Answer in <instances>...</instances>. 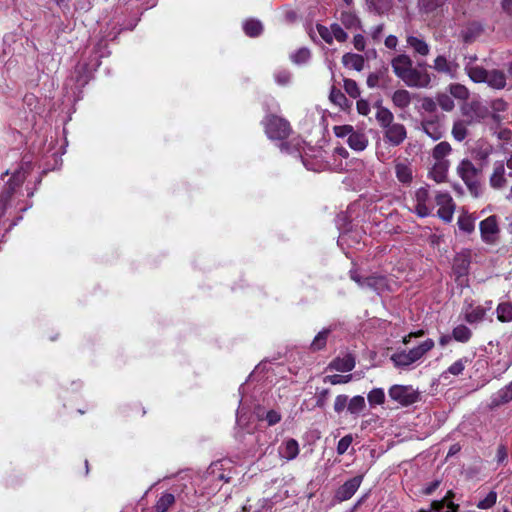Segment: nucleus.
<instances>
[{
  "label": "nucleus",
  "instance_id": "obj_1",
  "mask_svg": "<svg viewBox=\"0 0 512 512\" xmlns=\"http://www.w3.org/2000/svg\"><path fill=\"white\" fill-rule=\"evenodd\" d=\"M394 74L408 87L427 88L431 84L430 74L413 67V61L407 54H399L391 60Z\"/></svg>",
  "mask_w": 512,
  "mask_h": 512
},
{
  "label": "nucleus",
  "instance_id": "obj_2",
  "mask_svg": "<svg viewBox=\"0 0 512 512\" xmlns=\"http://www.w3.org/2000/svg\"><path fill=\"white\" fill-rule=\"evenodd\" d=\"M465 71L475 83H486L489 87L496 90H502L507 85V76L502 70H487L482 66L468 63L465 65Z\"/></svg>",
  "mask_w": 512,
  "mask_h": 512
},
{
  "label": "nucleus",
  "instance_id": "obj_3",
  "mask_svg": "<svg viewBox=\"0 0 512 512\" xmlns=\"http://www.w3.org/2000/svg\"><path fill=\"white\" fill-rule=\"evenodd\" d=\"M434 346V341L428 338L421 344H419L417 347H414L409 351H401L394 353L391 356V360L396 367H408L411 364L415 363L416 361L420 360L426 353L432 350Z\"/></svg>",
  "mask_w": 512,
  "mask_h": 512
},
{
  "label": "nucleus",
  "instance_id": "obj_4",
  "mask_svg": "<svg viewBox=\"0 0 512 512\" xmlns=\"http://www.w3.org/2000/svg\"><path fill=\"white\" fill-rule=\"evenodd\" d=\"M24 179V174L21 171H17L4 186L0 196V217L5 214L8 207L13 205V201L24 182Z\"/></svg>",
  "mask_w": 512,
  "mask_h": 512
},
{
  "label": "nucleus",
  "instance_id": "obj_5",
  "mask_svg": "<svg viewBox=\"0 0 512 512\" xmlns=\"http://www.w3.org/2000/svg\"><path fill=\"white\" fill-rule=\"evenodd\" d=\"M457 174L464 181L471 195L478 197L481 193V186L478 180V171L474 164L467 159L462 160L457 167Z\"/></svg>",
  "mask_w": 512,
  "mask_h": 512
},
{
  "label": "nucleus",
  "instance_id": "obj_6",
  "mask_svg": "<svg viewBox=\"0 0 512 512\" xmlns=\"http://www.w3.org/2000/svg\"><path fill=\"white\" fill-rule=\"evenodd\" d=\"M264 126L265 132L270 139L283 140L291 132L289 122L276 115H268L264 120Z\"/></svg>",
  "mask_w": 512,
  "mask_h": 512
},
{
  "label": "nucleus",
  "instance_id": "obj_7",
  "mask_svg": "<svg viewBox=\"0 0 512 512\" xmlns=\"http://www.w3.org/2000/svg\"><path fill=\"white\" fill-rule=\"evenodd\" d=\"M388 394L392 400L402 406L412 405L420 398L418 390L410 385H394L389 389Z\"/></svg>",
  "mask_w": 512,
  "mask_h": 512
},
{
  "label": "nucleus",
  "instance_id": "obj_8",
  "mask_svg": "<svg viewBox=\"0 0 512 512\" xmlns=\"http://www.w3.org/2000/svg\"><path fill=\"white\" fill-rule=\"evenodd\" d=\"M350 278L362 289H370L381 293L387 287V281L382 276L361 277L356 270H350Z\"/></svg>",
  "mask_w": 512,
  "mask_h": 512
},
{
  "label": "nucleus",
  "instance_id": "obj_9",
  "mask_svg": "<svg viewBox=\"0 0 512 512\" xmlns=\"http://www.w3.org/2000/svg\"><path fill=\"white\" fill-rule=\"evenodd\" d=\"M479 229L483 242L490 245H493L497 242L500 229L498 226L497 217L495 215H491L482 220L479 224Z\"/></svg>",
  "mask_w": 512,
  "mask_h": 512
},
{
  "label": "nucleus",
  "instance_id": "obj_10",
  "mask_svg": "<svg viewBox=\"0 0 512 512\" xmlns=\"http://www.w3.org/2000/svg\"><path fill=\"white\" fill-rule=\"evenodd\" d=\"M471 263V254L469 250H462L457 253L453 260V273L456 280L461 284L464 283L469 272Z\"/></svg>",
  "mask_w": 512,
  "mask_h": 512
},
{
  "label": "nucleus",
  "instance_id": "obj_11",
  "mask_svg": "<svg viewBox=\"0 0 512 512\" xmlns=\"http://www.w3.org/2000/svg\"><path fill=\"white\" fill-rule=\"evenodd\" d=\"M415 213L420 217H427L433 210V204L429 191L426 187H421L415 192Z\"/></svg>",
  "mask_w": 512,
  "mask_h": 512
},
{
  "label": "nucleus",
  "instance_id": "obj_12",
  "mask_svg": "<svg viewBox=\"0 0 512 512\" xmlns=\"http://www.w3.org/2000/svg\"><path fill=\"white\" fill-rule=\"evenodd\" d=\"M436 204L439 206L438 216L445 222H450L453 218L455 205L452 197L448 193H438L436 195Z\"/></svg>",
  "mask_w": 512,
  "mask_h": 512
},
{
  "label": "nucleus",
  "instance_id": "obj_13",
  "mask_svg": "<svg viewBox=\"0 0 512 512\" xmlns=\"http://www.w3.org/2000/svg\"><path fill=\"white\" fill-rule=\"evenodd\" d=\"M406 137V128L401 123H392L384 129V138L390 145L398 146L403 143Z\"/></svg>",
  "mask_w": 512,
  "mask_h": 512
},
{
  "label": "nucleus",
  "instance_id": "obj_14",
  "mask_svg": "<svg viewBox=\"0 0 512 512\" xmlns=\"http://www.w3.org/2000/svg\"><path fill=\"white\" fill-rule=\"evenodd\" d=\"M433 69L438 73L445 74L451 79L457 78L459 65L455 61H449L445 56L439 55L435 58Z\"/></svg>",
  "mask_w": 512,
  "mask_h": 512
},
{
  "label": "nucleus",
  "instance_id": "obj_15",
  "mask_svg": "<svg viewBox=\"0 0 512 512\" xmlns=\"http://www.w3.org/2000/svg\"><path fill=\"white\" fill-rule=\"evenodd\" d=\"M363 480L362 475L355 476L347 480L343 485L339 487L336 492V498L339 501L349 500L358 490Z\"/></svg>",
  "mask_w": 512,
  "mask_h": 512
},
{
  "label": "nucleus",
  "instance_id": "obj_16",
  "mask_svg": "<svg viewBox=\"0 0 512 512\" xmlns=\"http://www.w3.org/2000/svg\"><path fill=\"white\" fill-rule=\"evenodd\" d=\"M406 43L415 54L425 57L430 53V46L422 37L407 35Z\"/></svg>",
  "mask_w": 512,
  "mask_h": 512
},
{
  "label": "nucleus",
  "instance_id": "obj_17",
  "mask_svg": "<svg viewBox=\"0 0 512 512\" xmlns=\"http://www.w3.org/2000/svg\"><path fill=\"white\" fill-rule=\"evenodd\" d=\"M298 454L299 444L295 439H287L279 447V455L288 461L295 459Z\"/></svg>",
  "mask_w": 512,
  "mask_h": 512
},
{
  "label": "nucleus",
  "instance_id": "obj_18",
  "mask_svg": "<svg viewBox=\"0 0 512 512\" xmlns=\"http://www.w3.org/2000/svg\"><path fill=\"white\" fill-rule=\"evenodd\" d=\"M349 147L355 151H363L368 146L367 136L359 131H354L347 139Z\"/></svg>",
  "mask_w": 512,
  "mask_h": 512
},
{
  "label": "nucleus",
  "instance_id": "obj_19",
  "mask_svg": "<svg viewBox=\"0 0 512 512\" xmlns=\"http://www.w3.org/2000/svg\"><path fill=\"white\" fill-rule=\"evenodd\" d=\"M512 400V382L497 391L491 398V405L494 407L503 405Z\"/></svg>",
  "mask_w": 512,
  "mask_h": 512
},
{
  "label": "nucleus",
  "instance_id": "obj_20",
  "mask_svg": "<svg viewBox=\"0 0 512 512\" xmlns=\"http://www.w3.org/2000/svg\"><path fill=\"white\" fill-rule=\"evenodd\" d=\"M469 363H470V360L467 357H463V358L456 360L445 371L442 372L441 378L447 379L448 375H453V376L461 375Z\"/></svg>",
  "mask_w": 512,
  "mask_h": 512
},
{
  "label": "nucleus",
  "instance_id": "obj_21",
  "mask_svg": "<svg viewBox=\"0 0 512 512\" xmlns=\"http://www.w3.org/2000/svg\"><path fill=\"white\" fill-rule=\"evenodd\" d=\"M422 130L433 140H439L443 135V130L438 121L424 120L421 123Z\"/></svg>",
  "mask_w": 512,
  "mask_h": 512
},
{
  "label": "nucleus",
  "instance_id": "obj_22",
  "mask_svg": "<svg viewBox=\"0 0 512 512\" xmlns=\"http://www.w3.org/2000/svg\"><path fill=\"white\" fill-rule=\"evenodd\" d=\"M448 172V163L446 161H437L431 170L429 176L437 183H442L446 180Z\"/></svg>",
  "mask_w": 512,
  "mask_h": 512
},
{
  "label": "nucleus",
  "instance_id": "obj_23",
  "mask_svg": "<svg viewBox=\"0 0 512 512\" xmlns=\"http://www.w3.org/2000/svg\"><path fill=\"white\" fill-rule=\"evenodd\" d=\"M412 97L408 90L398 89L392 95L394 106L400 109H406L411 104Z\"/></svg>",
  "mask_w": 512,
  "mask_h": 512
},
{
  "label": "nucleus",
  "instance_id": "obj_24",
  "mask_svg": "<svg viewBox=\"0 0 512 512\" xmlns=\"http://www.w3.org/2000/svg\"><path fill=\"white\" fill-rule=\"evenodd\" d=\"M486 315V311L482 306H469L465 313H464V319L470 323H478L484 319Z\"/></svg>",
  "mask_w": 512,
  "mask_h": 512
},
{
  "label": "nucleus",
  "instance_id": "obj_25",
  "mask_svg": "<svg viewBox=\"0 0 512 512\" xmlns=\"http://www.w3.org/2000/svg\"><path fill=\"white\" fill-rule=\"evenodd\" d=\"M343 64L347 67L361 71L364 68V58L359 54L346 53L342 58Z\"/></svg>",
  "mask_w": 512,
  "mask_h": 512
},
{
  "label": "nucleus",
  "instance_id": "obj_26",
  "mask_svg": "<svg viewBox=\"0 0 512 512\" xmlns=\"http://www.w3.org/2000/svg\"><path fill=\"white\" fill-rule=\"evenodd\" d=\"M505 168L503 164L499 163L495 165L494 171L490 177V184L493 188H501L504 186L506 180H505Z\"/></svg>",
  "mask_w": 512,
  "mask_h": 512
},
{
  "label": "nucleus",
  "instance_id": "obj_27",
  "mask_svg": "<svg viewBox=\"0 0 512 512\" xmlns=\"http://www.w3.org/2000/svg\"><path fill=\"white\" fill-rule=\"evenodd\" d=\"M333 369L341 372H349L355 367V360L353 357L347 355L343 358H337L332 363Z\"/></svg>",
  "mask_w": 512,
  "mask_h": 512
},
{
  "label": "nucleus",
  "instance_id": "obj_28",
  "mask_svg": "<svg viewBox=\"0 0 512 512\" xmlns=\"http://www.w3.org/2000/svg\"><path fill=\"white\" fill-rule=\"evenodd\" d=\"M471 123V121H465V120H457L454 122L452 127V135L455 140L461 142L463 141L467 136V127Z\"/></svg>",
  "mask_w": 512,
  "mask_h": 512
},
{
  "label": "nucleus",
  "instance_id": "obj_29",
  "mask_svg": "<svg viewBox=\"0 0 512 512\" xmlns=\"http://www.w3.org/2000/svg\"><path fill=\"white\" fill-rule=\"evenodd\" d=\"M375 118L383 129L394 123L393 113L385 107H378Z\"/></svg>",
  "mask_w": 512,
  "mask_h": 512
},
{
  "label": "nucleus",
  "instance_id": "obj_30",
  "mask_svg": "<svg viewBox=\"0 0 512 512\" xmlns=\"http://www.w3.org/2000/svg\"><path fill=\"white\" fill-rule=\"evenodd\" d=\"M395 173L397 179L404 184L412 181V169L406 163H397L395 166Z\"/></svg>",
  "mask_w": 512,
  "mask_h": 512
},
{
  "label": "nucleus",
  "instance_id": "obj_31",
  "mask_svg": "<svg viewBox=\"0 0 512 512\" xmlns=\"http://www.w3.org/2000/svg\"><path fill=\"white\" fill-rule=\"evenodd\" d=\"M340 21L347 29H357L360 27V19L351 11H343L340 15Z\"/></svg>",
  "mask_w": 512,
  "mask_h": 512
},
{
  "label": "nucleus",
  "instance_id": "obj_32",
  "mask_svg": "<svg viewBox=\"0 0 512 512\" xmlns=\"http://www.w3.org/2000/svg\"><path fill=\"white\" fill-rule=\"evenodd\" d=\"M497 319L500 322H511L512 321V303L502 302L499 303L496 309Z\"/></svg>",
  "mask_w": 512,
  "mask_h": 512
},
{
  "label": "nucleus",
  "instance_id": "obj_33",
  "mask_svg": "<svg viewBox=\"0 0 512 512\" xmlns=\"http://www.w3.org/2000/svg\"><path fill=\"white\" fill-rule=\"evenodd\" d=\"M492 109V118L496 123H500L502 117L500 116L501 112H504L508 108L507 102L502 98H497L491 102L490 105Z\"/></svg>",
  "mask_w": 512,
  "mask_h": 512
},
{
  "label": "nucleus",
  "instance_id": "obj_34",
  "mask_svg": "<svg viewBox=\"0 0 512 512\" xmlns=\"http://www.w3.org/2000/svg\"><path fill=\"white\" fill-rule=\"evenodd\" d=\"M472 331L465 325H457L452 331V337L454 340L462 343H466L470 340Z\"/></svg>",
  "mask_w": 512,
  "mask_h": 512
},
{
  "label": "nucleus",
  "instance_id": "obj_35",
  "mask_svg": "<svg viewBox=\"0 0 512 512\" xmlns=\"http://www.w3.org/2000/svg\"><path fill=\"white\" fill-rule=\"evenodd\" d=\"M243 29L246 35L256 37L261 34L263 27L260 21L251 19L244 22Z\"/></svg>",
  "mask_w": 512,
  "mask_h": 512
},
{
  "label": "nucleus",
  "instance_id": "obj_36",
  "mask_svg": "<svg viewBox=\"0 0 512 512\" xmlns=\"http://www.w3.org/2000/svg\"><path fill=\"white\" fill-rule=\"evenodd\" d=\"M175 502V497L171 493H164L156 502V512H166Z\"/></svg>",
  "mask_w": 512,
  "mask_h": 512
},
{
  "label": "nucleus",
  "instance_id": "obj_37",
  "mask_svg": "<svg viewBox=\"0 0 512 512\" xmlns=\"http://www.w3.org/2000/svg\"><path fill=\"white\" fill-rule=\"evenodd\" d=\"M366 406L365 399L363 396L357 395L350 399L348 403V411L351 414H360Z\"/></svg>",
  "mask_w": 512,
  "mask_h": 512
},
{
  "label": "nucleus",
  "instance_id": "obj_38",
  "mask_svg": "<svg viewBox=\"0 0 512 512\" xmlns=\"http://www.w3.org/2000/svg\"><path fill=\"white\" fill-rule=\"evenodd\" d=\"M368 4L377 14H385L392 7L391 0H368Z\"/></svg>",
  "mask_w": 512,
  "mask_h": 512
},
{
  "label": "nucleus",
  "instance_id": "obj_39",
  "mask_svg": "<svg viewBox=\"0 0 512 512\" xmlns=\"http://www.w3.org/2000/svg\"><path fill=\"white\" fill-rule=\"evenodd\" d=\"M448 510L446 512H457L458 505L453 502L447 503ZM444 500H435L431 502L429 510H420V512H443Z\"/></svg>",
  "mask_w": 512,
  "mask_h": 512
},
{
  "label": "nucleus",
  "instance_id": "obj_40",
  "mask_svg": "<svg viewBox=\"0 0 512 512\" xmlns=\"http://www.w3.org/2000/svg\"><path fill=\"white\" fill-rule=\"evenodd\" d=\"M451 152V146L448 142L443 141L438 143L432 152V156L437 161H444L443 159Z\"/></svg>",
  "mask_w": 512,
  "mask_h": 512
},
{
  "label": "nucleus",
  "instance_id": "obj_41",
  "mask_svg": "<svg viewBox=\"0 0 512 512\" xmlns=\"http://www.w3.org/2000/svg\"><path fill=\"white\" fill-rule=\"evenodd\" d=\"M310 57L311 53L308 48H300L291 54L290 59L294 64L301 65L307 63Z\"/></svg>",
  "mask_w": 512,
  "mask_h": 512
},
{
  "label": "nucleus",
  "instance_id": "obj_42",
  "mask_svg": "<svg viewBox=\"0 0 512 512\" xmlns=\"http://www.w3.org/2000/svg\"><path fill=\"white\" fill-rule=\"evenodd\" d=\"M370 405H381L385 401V393L382 388H374L367 395Z\"/></svg>",
  "mask_w": 512,
  "mask_h": 512
},
{
  "label": "nucleus",
  "instance_id": "obj_43",
  "mask_svg": "<svg viewBox=\"0 0 512 512\" xmlns=\"http://www.w3.org/2000/svg\"><path fill=\"white\" fill-rule=\"evenodd\" d=\"M436 103L439 105L444 111H452L454 109V100L448 94L441 93L436 97Z\"/></svg>",
  "mask_w": 512,
  "mask_h": 512
},
{
  "label": "nucleus",
  "instance_id": "obj_44",
  "mask_svg": "<svg viewBox=\"0 0 512 512\" xmlns=\"http://www.w3.org/2000/svg\"><path fill=\"white\" fill-rule=\"evenodd\" d=\"M449 91L453 97L458 98V99L465 100L469 96L468 89L464 85H461V84H451L449 86Z\"/></svg>",
  "mask_w": 512,
  "mask_h": 512
},
{
  "label": "nucleus",
  "instance_id": "obj_45",
  "mask_svg": "<svg viewBox=\"0 0 512 512\" xmlns=\"http://www.w3.org/2000/svg\"><path fill=\"white\" fill-rule=\"evenodd\" d=\"M496 501L497 493L495 491H490L484 499L478 502L477 507L482 510L490 509L496 504Z\"/></svg>",
  "mask_w": 512,
  "mask_h": 512
},
{
  "label": "nucleus",
  "instance_id": "obj_46",
  "mask_svg": "<svg viewBox=\"0 0 512 512\" xmlns=\"http://www.w3.org/2000/svg\"><path fill=\"white\" fill-rule=\"evenodd\" d=\"M482 32V27L478 24H473L466 29L463 33V40L466 43L472 42L475 37L480 35Z\"/></svg>",
  "mask_w": 512,
  "mask_h": 512
},
{
  "label": "nucleus",
  "instance_id": "obj_47",
  "mask_svg": "<svg viewBox=\"0 0 512 512\" xmlns=\"http://www.w3.org/2000/svg\"><path fill=\"white\" fill-rule=\"evenodd\" d=\"M329 98L334 104L340 107H344L347 104V98L345 95L341 90L336 89L335 87H332Z\"/></svg>",
  "mask_w": 512,
  "mask_h": 512
},
{
  "label": "nucleus",
  "instance_id": "obj_48",
  "mask_svg": "<svg viewBox=\"0 0 512 512\" xmlns=\"http://www.w3.org/2000/svg\"><path fill=\"white\" fill-rule=\"evenodd\" d=\"M329 330L320 331L314 338L311 347L313 350H320L326 345Z\"/></svg>",
  "mask_w": 512,
  "mask_h": 512
},
{
  "label": "nucleus",
  "instance_id": "obj_49",
  "mask_svg": "<svg viewBox=\"0 0 512 512\" xmlns=\"http://www.w3.org/2000/svg\"><path fill=\"white\" fill-rule=\"evenodd\" d=\"M446 0H419V5L425 12H432L442 6Z\"/></svg>",
  "mask_w": 512,
  "mask_h": 512
},
{
  "label": "nucleus",
  "instance_id": "obj_50",
  "mask_svg": "<svg viewBox=\"0 0 512 512\" xmlns=\"http://www.w3.org/2000/svg\"><path fill=\"white\" fill-rule=\"evenodd\" d=\"M317 31L320 35V37L327 43L332 44L333 43V34H332V24L330 27H326L324 25L318 24L316 26Z\"/></svg>",
  "mask_w": 512,
  "mask_h": 512
},
{
  "label": "nucleus",
  "instance_id": "obj_51",
  "mask_svg": "<svg viewBox=\"0 0 512 512\" xmlns=\"http://www.w3.org/2000/svg\"><path fill=\"white\" fill-rule=\"evenodd\" d=\"M344 89L348 95H350L352 98H357L360 95L359 87L356 83V81L352 79H345L344 80Z\"/></svg>",
  "mask_w": 512,
  "mask_h": 512
},
{
  "label": "nucleus",
  "instance_id": "obj_52",
  "mask_svg": "<svg viewBox=\"0 0 512 512\" xmlns=\"http://www.w3.org/2000/svg\"><path fill=\"white\" fill-rule=\"evenodd\" d=\"M352 380V375H329L325 378V382H329L332 385L345 384Z\"/></svg>",
  "mask_w": 512,
  "mask_h": 512
},
{
  "label": "nucleus",
  "instance_id": "obj_53",
  "mask_svg": "<svg viewBox=\"0 0 512 512\" xmlns=\"http://www.w3.org/2000/svg\"><path fill=\"white\" fill-rule=\"evenodd\" d=\"M274 79L279 85H287L291 80V73L288 70H278L274 73Z\"/></svg>",
  "mask_w": 512,
  "mask_h": 512
},
{
  "label": "nucleus",
  "instance_id": "obj_54",
  "mask_svg": "<svg viewBox=\"0 0 512 512\" xmlns=\"http://www.w3.org/2000/svg\"><path fill=\"white\" fill-rule=\"evenodd\" d=\"M334 134L339 138L347 137V139L350 137V135L355 131L353 126L351 125H340L335 126L333 128Z\"/></svg>",
  "mask_w": 512,
  "mask_h": 512
},
{
  "label": "nucleus",
  "instance_id": "obj_55",
  "mask_svg": "<svg viewBox=\"0 0 512 512\" xmlns=\"http://www.w3.org/2000/svg\"><path fill=\"white\" fill-rule=\"evenodd\" d=\"M352 441H353V437L350 434L342 437L337 444V453L339 455H343L344 453H346V451L350 447Z\"/></svg>",
  "mask_w": 512,
  "mask_h": 512
},
{
  "label": "nucleus",
  "instance_id": "obj_56",
  "mask_svg": "<svg viewBox=\"0 0 512 512\" xmlns=\"http://www.w3.org/2000/svg\"><path fill=\"white\" fill-rule=\"evenodd\" d=\"M332 34L333 39L337 40L338 42H345L348 39V34L337 23L332 24Z\"/></svg>",
  "mask_w": 512,
  "mask_h": 512
},
{
  "label": "nucleus",
  "instance_id": "obj_57",
  "mask_svg": "<svg viewBox=\"0 0 512 512\" xmlns=\"http://www.w3.org/2000/svg\"><path fill=\"white\" fill-rule=\"evenodd\" d=\"M470 107L476 115V118H475L476 121H480L481 119L486 117V115L488 113L487 108L479 102H472Z\"/></svg>",
  "mask_w": 512,
  "mask_h": 512
},
{
  "label": "nucleus",
  "instance_id": "obj_58",
  "mask_svg": "<svg viewBox=\"0 0 512 512\" xmlns=\"http://www.w3.org/2000/svg\"><path fill=\"white\" fill-rule=\"evenodd\" d=\"M421 108L428 112V113H434L437 110V103L436 100H434L431 97H424L421 100Z\"/></svg>",
  "mask_w": 512,
  "mask_h": 512
},
{
  "label": "nucleus",
  "instance_id": "obj_59",
  "mask_svg": "<svg viewBox=\"0 0 512 512\" xmlns=\"http://www.w3.org/2000/svg\"><path fill=\"white\" fill-rule=\"evenodd\" d=\"M459 228L467 233L474 230V221L470 217H460L458 220Z\"/></svg>",
  "mask_w": 512,
  "mask_h": 512
},
{
  "label": "nucleus",
  "instance_id": "obj_60",
  "mask_svg": "<svg viewBox=\"0 0 512 512\" xmlns=\"http://www.w3.org/2000/svg\"><path fill=\"white\" fill-rule=\"evenodd\" d=\"M384 77V72L371 73L367 77V86L369 88H375L380 85V81Z\"/></svg>",
  "mask_w": 512,
  "mask_h": 512
},
{
  "label": "nucleus",
  "instance_id": "obj_61",
  "mask_svg": "<svg viewBox=\"0 0 512 512\" xmlns=\"http://www.w3.org/2000/svg\"><path fill=\"white\" fill-rule=\"evenodd\" d=\"M348 403V397L346 395H338L334 402L335 412L341 413L346 407L348 408Z\"/></svg>",
  "mask_w": 512,
  "mask_h": 512
},
{
  "label": "nucleus",
  "instance_id": "obj_62",
  "mask_svg": "<svg viewBox=\"0 0 512 512\" xmlns=\"http://www.w3.org/2000/svg\"><path fill=\"white\" fill-rule=\"evenodd\" d=\"M281 418V414L278 411L270 410L267 412L265 420L267 421L269 426H273L280 422Z\"/></svg>",
  "mask_w": 512,
  "mask_h": 512
},
{
  "label": "nucleus",
  "instance_id": "obj_63",
  "mask_svg": "<svg viewBox=\"0 0 512 512\" xmlns=\"http://www.w3.org/2000/svg\"><path fill=\"white\" fill-rule=\"evenodd\" d=\"M356 108L359 114L361 115H368L370 112V105L366 100H358L356 104Z\"/></svg>",
  "mask_w": 512,
  "mask_h": 512
},
{
  "label": "nucleus",
  "instance_id": "obj_64",
  "mask_svg": "<svg viewBox=\"0 0 512 512\" xmlns=\"http://www.w3.org/2000/svg\"><path fill=\"white\" fill-rule=\"evenodd\" d=\"M353 44L356 50L358 51H364L366 47L365 38L361 34H357L353 38Z\"/></svg>",
  "mask_w": 512,
  "mask_h": 512
}]
</instances>
